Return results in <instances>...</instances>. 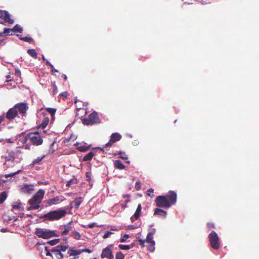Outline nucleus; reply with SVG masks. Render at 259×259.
Segmentation results:
<instances>
[{
    "mask_svg": "<svg viewBox=\"0 0 259 259\" xmlns=\"http://www.w3.org/2000/svg\"><path fill=\"white\" fill-rule=\"evenodd\" d=\"M177 198L176 193L173 191H170L167 195L157 197L155 202L158 207L167 208L176 202Z\"/></svg>",
    "mask_w": 259,
    "mask_h": 259,
    "instance_id": "1",
    "label": "nucleus"
},
{
    "mask_svg": "<svg viewBox=\"0 0 259 259\" xmlns=\"http://www.w3.org/2000/svg\"><path fill=\"white\" fill-rule=\"evenodd\" d=\"M45 194V191L39 189L33 197L29 200L30 206L27 208L28 210L37 209L39 207V204L43 199Z\"/></svg>",
    "mask_w": 259,
    "mask_h": 259,
    "instance_id": "2",
    "label": "nucleus"
},
{
    "mask_svg": "<svg viewBox=\"0 0 259 259\" xmlns=\"http://www.w3.org/2000/svg\"><path fill=\"white\" fill-rule=\"evenodd\" d=\"M66 213L67 211L66 210L63 208H59L45 214L44 218L45 220L50 221L59 220L65 216Z\"/></svg>",
    "mask_w": 259,
    "mask_h": 259,
    "instance_id": "3",
    "label": "nucleus"
},
{
    "mask_svg": "<svg viewBox=\"0 0 259 259\" xmlns=\"http://www.w3.org/2000/svg\"><path fill=\"white\" fill-rule=\"evenodd\" d=\"M99 122H100L99 117L96 112L90 114L88 118L82 119V123L84 125H92Z\"/></svg>",
    "mask_w": 259,
    "mask_h": 259,
    "instance_id": "4",
    "label": "nucleus"
},
{
    "mask_svg": "<svg viewBox=\"0 0 259 259\" xmlns=\"http://www.w3.org/2000/svg\"><path fill=\"white\" fill-rule=\"evenodd\" d=\"M35 234L39 237L44 239H48L55 235L54 231L46 230L44 229H37L35 232Z\"/></svg>",
    "mask_w": 259,
    "mask_h": 259,
    "instance_id": "5",
    "label": "nucleus"
},
{
    "mask_svg": "<svg viewBox=\"0 0 259 259\" xmlns=\"http://www.w3.org/2000/svg\"><path fill=\"white\" fill-rule=\"evenodd\" d=\"M211 246L215 249H218L220 247L219 238L217 233L214 231L211 232L209 236Z\"/></svg>",
    "mask_w": 259,
    "mask_h": 259,
    "instance_id": "6",
    "label": "nucleus"
},
{
    "mask_svg": "<svg viewBox=\"0 0 259 259\" xmlns=\"http://www.w3.org/2000/svg\"><path fill=\"white\" fill-rule=\"evenodd\" d=\"M28 138L31 143L34 145H40L43 142L42 138L37 133H30L28 134Z\"/></svg>",
    "mask_w": 259,
    "mask_h": 259,
    "instance_id": "7",
    "label": "nucleus"
},
{
    "mask_svg": "<svg viewBox=\"0 0 259 259\" xmlns=\"http://www.w3.org/2000/svg\"><path fill=\"white\" fill-rule=\"evenodd\" d=\"M113 248V245L111 244L105 248L103 249L101 255L102 258H107L108 259H113L114 256L112 250Z\"/></svg>",
    "mask_w": 259,
    "mask_h": 259,
    "instance_id": "8",
    "label": "nucleus"
},
{
    "mask_svg": "<svg viewBox=\"0 0 259 259\" xmlns=\"http://www.w3.org/2000/svg\"><path fill=\"white\" fill-rule=\"evenodd\" d=\"M15 153L13 151L9 152L8 155L6 156V161L5 165L6 167L13 166L14 165Z\"/></svg>",
    "mask_w": 259,
    "mask_h": 259,
    "instance_id": "9",
    "label": "nucleus"
},
{
    "mask_svg": "<svg viewBox=\"0 0 259 259\" xmlns=\"http://www.w3.org/2000/svg\"><path fill=\"white\" fill-rule=\"evenodd\" d=\"M121 139V136L118 133H113L111 136L110 141L106 144L105 147H111L113 143L119 141Z\"/></svg>",
    "mask_w": 259,
    "mask_h": 259,
    "instance_id": "10",
    "label": "nucleus"
},
{
    "mask_svg": "<svg viewBox=\"0 0 259 259\" xmlns=\"http://www.w3.org/2000/svg\"><path fill=\"white\" fill-rule=\"evenodd\" d=\"M0 18L5 20V22L13 24L14 20L10 18V14L5 11H0Z\"/></svg>",
    "mask_w": 259,
    "mask_h": 259,
    "instance_id": "11",
    "label": "nucleus"
},
{
    "mask_svg": "<svg viewBox=\"0 0 259 259\" xmlns=\"http://www.w3.org/2000/svg\"><path fill=\"white\" fill-rule=\"evenodd\" d=\"M34 185L31 184H24L21 188V191L24 193L30 194L34 190Z\"/></svg>",
    "mask_w": 259,
    "mask_h": 259,
    "instance_id": "12",
    "label": "nucleus"
},
{
    "mask_svg": "<svg viewBox=\"0 0 259 259\" xmlns=\"http://www.w3.org/2000/svg\"><path fill=\"white\" fill-rule=\"evenodd\" d=\"M18 115V111L15 107L10 108L7 112L6 117L9 120L13 119Z\"/></svg>",
    "mask_w": 259,
    "mask_h": 259,
    "instance_id": "13",
    "label": "nucleus"
},
{
    "mask_svg": "<svg viewBox=\"0 0 259 259\" xmlns=\"http://www.w3.org/2000/svg\"><path fill=\"white\" fill-rule=\"evenodd\" d=\"M14 107L16 110H17L18 112H19L20 113L22 114H24L27 109L26 105L23 103L16 104Z\"/></svg>",
    "mask_w": 259,
    "mask_h": 259,
    "instance_id": "14",
    "label": "nucleus"
},
{
    "mask_svg": "<svg viewBox=\"0 0 259 259\" xmlns=\"http://www.w3.org/2000/svg\"><path fill=\"white\" fill-rule=\"evenodd\" d=\"M141 210L142 206L141 204H139L138 205V207L134 214L131 218V220L132 222H134L135 220H137L139 218L141 213Z\"/></svg>",
    "mask_w": 259,
    "mask_h": 259,
    "instance_id": "15",
    "label": "nucleus"
},
{
    "mask_svg": "<svg viewBox=\"0 0 259 259\" xmlns=\"http://www.w3.org/2000/svg\"><path fill=\"white\" fill-rule=\"evenodd\" d=\"M82 201V197H79L76 198L73 201L71 202V207H75V208L78 209Z\"/></svg>",
    "mask_w": 259,
    "mask_h": 259,
    "instance_id": "16",
    "label": "nucleus"
},
{
    "mask_svg": "<svg viewBox=\"0 0 259 259\" xmlns=\"http://www.w3.org/2000/svg\"><path fill=\"white\" fill-rule=\"evenodd\" d=\"M73 222H70L67 225L63 226L64 230L62 231L61 234L62 235H66L68 233L71 231L73 228Z\"/></svg>",
    "mask_w": 259,
    "mask_h": 259,
    "instance_id": "17",
    "label": "nucleus"
},
{
    "mask_svg": "<svg viewBox=\"0 0 259 259\" xmlns=\"http://www.w3.org/2000/svg\"><path fill=\"white\" fill-rule=\"evenodd\" d=\"M62 201L63 199H60L59 197H56L45 201V203L49 205H52L57 204Z\"/></svg>",
    "mask_w": 259,
    "mask_h": 259,
    "instance_id": "18",
    "label": "nucleus"
},
{
    "mask_svg": "<svg viewBox=\"0 0 259 259\" xmlns=\"http://www.w3.org/2000/svg\"><path fill=\"white\" fill-rule=\"evenodd\" d=\"M155 231L156 230L155 229H152L151 231L148 233L146 239L145 240L146 242H147V243H150L155 242L153 240V235L155 233Z\"/></svg>",
    "mask_w": 259,
    "mask_h": 259,
    "instance_id": "19",
    "label": "nucleus"
},
{
    "mask_svg": "<svg viewBox=\"0 0 259 259\" xmlns=\"http://www.w3.org/2000/svg\"><path fill=\"white\" fill-rule=\"evenodd\" d=\"M28 140H29V138H28V135L26 136H20L18 140V146L20 147L23 146V145L27 142Z\"/></svg>",
    "mask_w": 259,
    "mask_h": 259,
    "instance_id": "20",
    "label": "nucleus"
},
{
    "mask_svg": "<svg viewBox=\"0 0 259 259\" xmlns=\"http://www.w3.org/2000/svg\"><path fill=\"white\" fill-rule=\"evenodd\" d=\"M52 252H53L58 259L63 258L64 257L63 254L61 252L60 249L56 248V247L52 249Z\"/></svg>",
    "mask_w": 259,
    "mask_h": 259,
    "instance_id": "21",
    "label": "nucleus"
},
{
    "mask_svg": "<svg viewBox=\"0 0 259 259\" xmlns=\"http://www.w3.org/2000/svg\"><path fill=\"white\" fill-rule=\"evenodd\" d=\"M154 214L157 215L160 217H163L164 218H165L166 215V211L163 210L162 209L156 208L155 210Z\"/></svg>",
    "mask_w": 259,
    "mask_h": 259,
    "instance_id": "22",
    "label": "nucleus"
},
{
    "mask_svg": "<svg viewBox=\"0 0 259 259\" xmlns=\"http://www.w3.org/2000/svg\"><path fill=\"white\" fill-rule=\"evenodd\" d=\"M81 253V249H70L68 251L70 256H79V255Z\"/></svg>",
    "mask_w": 259,
    "mask_h": 259,
    "instance_id": "23",
    "label": "nucleus"
},
{
    "mask_svg": "<svg viewBox=\"0 0 259 259\" xmlns=\"http://www.w3.org/2000/svg\"><path fill=\"white\" fill-rule=\"evenodd\" d=\"M115 167L119 169H123L125 166L122 162L120 160H115L114 161Z\"/></svg>",
    "mask_w": 259,
    "mask_h": 259,
    "instance_id": "24",
    "label": "nucleus"
},
{
    "mask_svg": "<svg viewBox=\"0 0 259 259\" xmlns=\"http://www.w3.org/2000/svg\"><path fill=\"white\" fill-rule=\"evenodd\" d=\"M50 121V119L48 117H45L44 118L41 123L40 125V126L42 128H45L47 125L48 124Z\"/></svg>",
    "mask_w": 259,
    "mask_h": 259,
    "instance_id": "25",
    "label": "nucleus"
},
{
    "mask_svg": "<svg viewBox=\"0 0 259 259\" xmlns=\"http://www.w3.org/2000/svg\"><path fill=\"white\" fill-rule=\"evenodd\" d=\"M94 155V153L93 152H90L83 157V160L84 161H89L92 159Z\"/></svg>",
    "mask_w": 259,
    "mask_h": 259,
    "instance_id": "26",
    "label": "nucleus"
},
{
    "mask_svg": "<svg viewBox=\"0 0 259 259\" xmlns=\"http://www.w3.org/2000/svg\"><path fill=\"white\" fill-rule=\"evenodd\" d=\"M28 54L33 58L36 59L37 57V53L34 49H29L27 51Z\"/></svg>",
    "mask_w": 259,
    "mask_h": 259,
    "instance_id": "27",
    "label": "nucleus"
},
{
    "mask_svg": "<svg viewBox=\"0 0 259 259\" xmlns=\"http://www.w3.org/2000/svg\"><path fill=\"white\" fill-rule=\"evenodd\" d=\"M45 157V155H43L42 157H38L32 161V163L30 164V166H33L36 164L39 163Z\"/></svg>",
    "mask_w": 259,
    "mask_h": 259,
    "instance_id": "28",
    "label": "nucleus"
},
{
    "mask_svg": "<svg viewBox=\"0 0 259 259\" xmlns=\"http://www.w3.org/2000/svg\"><path fill=\"white\" fill-rule=\"evenodd\" d=\"M7 194L5 191L3 192L0 194V204H2L6 199Z\"/></svg>",
    "mask_w": 259,
    "mask_h": 259,
    "instance_id": "29",
    "label": "nucleus"
},
{
    "mask_svg": "<svg viewBox=\"0 0 259 259\" xmlns=\"http://www.w3.org/2000/svg\"><path fill=\"white\" fill-rule=\"evenodd\" d=\"M47 253H49V247L47 246H44V249L42 248V250L40 253V255L42 257H46V255L47 254Z\"/></svg>",
    "mask_w": 259,
    "mask_h": 259,
    "instance_id": "30",
    "label": "nucleus"
},
{
    "mask_svg": "<svg viewBox=\"0 0 259 259\" xmlns=\"http://www.w3.org/2000/svg\"><path fill=\"white\" fill-rule=\"evenodd\" d=\"M12 30L15 32L21 33L22 32V28L19 25H16L13 28Z\"/></svg>",
    "mask_w": 259,
    "mask_h": 259,
    "instance_id": "31",
    "label": "nucleus"
},
{
    "mask_svg": "<svg viewBox=\"0 0 259 259\" xmlns=\"http://www.w3.org/2000/svg\"><path fill=\"white\" fill-rule=\"evenodd\" d=\"M71 236L74 239L76 240H79L80 239L81 236L80 234L77 231H73L71 233Z\"/></svg>",
    "mask_w": 259,
    "mask_h": 259,
    "instance_id": "32",
    "label": "nucleus"
},
{
    "mask_svg": "<svg viewBox=\"0 0 259 259\" xmlns=\"http://www.w3.org/2000/svg\"><path fill=\"white\" fill-rule=\"evenodd\" d=\"M148 249L151 252L154 251L155 250V242L148 243Z\"/></svg>",
    "mask_w": 259,
    "mask_h": 259,
    "instance_id": "33",
    "label": "nucleus"
},
{
    "mask_svg": "<svg viewBox=\"0 0 259 259\" xmlns=\"http://www.w3.org/2000/svg\"><path fill=\"white\" fill-rule=\"evenodd\" d=\"M21 208V203L16 202L13 204V210H20Z\"/></svg>",
    "mask_w": 259,
    "mask_h": 259,
    "instance_id": "34",
    "label": "nucleus"
},
{
    "mask_svg": "<svg viewBox=\"0 0 259 259\" xmlns=\"http://www.w3.org/2000/svg\"><path fill=\"white\" fill-rule=\"evenodd\" d=\"M47 110L51 114L52 118H54L56 110L54 108H48Z\"/></svg>",
    "mask_w": 259,
    "mask_h": 259,
    "instance_id": "35",
    "label": "nucleus"
},
{
    "mask_svg": "<svg viewBox=\"0 0 259 259\" xmlns=\"http://www.w3.org/2000/svg\"><path fill=\"white\" fill-rule=\"evenodd\" d=\"M124 255L121 252H118L115 255V259H124Z\"/></svg>",
    "mask_w": 259,
    "mask_h": 259,
    "instance_id": "36",
    "label": "nucleus"
},
{
    "mask_svg": "<svg viewBox=\"0 0 259 259\" xmlns=\"http://www.w3.org/2000/svg\"><path fill=\"white\" fill-rule=\"evenodd\" d=\"M21 171V170H17L16 172H12V173H11L10 174H6L4 176L6 178H8L9 177H13V176H15L16 174H19Z\"/></svg>",
    "mask_w": 259,
    "mask_h": 259,
    "instance_id": "37",
    "label": "nucleus"
},
{
    "mask_svg": "<svg viewBox=\"0 0 259 259\" xmlns=\"http://www.w3.org/2000/svg\"><path fill=\"white\" fill-rule=\"evenodd\" d=\"M20 39L21 40H24L26 42H31L33 41V39L31 37H20Z\"/></svg>",
    "mask_w": 259,
    "mask_h": 259,
    "instance_id": "38",
    "label": "nucleus"
},
{
    "mask_svg": "<svg viewBox=\"0 0 259 259\" xmlns=\"http://www.w3.org/2000/svg\"><path fill=\"white\" fill-rule=\"evenodd\" d=\"M119 247L120 248V249L122 250H128L131 248L130 245L123 244H120L119 245Z\"/></svg>",
    "mask_w": 259,
    "mask_h": 259,
    "instance_id": "39",
    "label": "nucleus"
},
{
    "mask_svg": "<svg viewBox=\"0 0 259 259\" xmlns=\"http://www.w3.org/2000/svg\"><path fill=\"white\" fill-rule=\"evenodd\" d=\"M154 192V189L152 188H150L147 191V194L150 197H153L154 194H153Z\"/></svg>",
    "mask_w": 259,
    "mask_h": 259,
    "instance_id": "40",
    "label": "nucleus"
},
{
    "mask_svg": "<svg viewBox=\"0 0 259 259\" xmlns=\"http://www.w3.org/2000/svg\"><path fill=\"white\" fill-rule=\"evenodd\" d=\"M12 31V29L5 28L4 29V35H11L12 34L10 33Z\"/></svg>",
    "mask_w": 259,
    "mask_h": 259,
    "instance_id": "41",
    "label": "nucleus"
},
{
    "mask_svg": "<svg viewBox=\"0 0 259 259\" xmlns=\"http://www.w3.org/2000/svg\"><path fill=\"white\" fill-rule=\"evenodd\" d=\"M78 150L82 152L86 151L88 149V147L85 145L79 146L78 148Z\"/></svg>",
    "mask_w": 259,
    "mask_h": 259,
    "instance_id": "42",
    "label": "nucleus"
},
{
    "mask_svg": "<svg viewBox=\"0 0 259 259\" xmlns=\"http://www.w3.org/2000/svg\"><path fill=\"white\" fill-rule=\"evenodd\" d=\"M56 248L60 249L61 251H65L67 249V246L64 245H58Z\"/></svg>",
    "mask_w": 259,
    "mask_h": 259,
    "instance_id": "43",
    "label": "nucleus"
},
{
    "mask_svg": "<svg viewBox=\"0 0 259 259\" xmlns=\"http://www.w3.org/2000/svg\"><path fill=\"white\" fill-rule=\"evenodd\" d=\"M112 234H113L112 232H111V231H108L104 233V234L103 235V238L104 239L107 238L109 237Z\"/></svg>",
    "mask_w": 259,
    "mask_h": 259,
    "instance_id": "44",
    "label": "nucleus"
},
{
    "mask_svg": "<svg viewBox=\"0 0 259 259\" xmlns=\"http://www.w3.org/2000/svg\"><path fill=\"white\" fill-rule=\"evenodd\" d=\"M58 242H59L58 239H54V240H52L48 241V243L52 245H54L57 244L58 243Z\"/></svg>",
    "mask_w": 259,
    "mask_h": 259,
    "instance_id": "45",
    "label": "nucleus"
},
{
    "mask_svg": "<svg viewBox=\"0 0 259 259\" xmlns=\"http://www.w3.org/2000/svg\"><path fill=\"white\" fill-rule=\"evenodd\" d=\"M119 157L122 159H127V156L125 153L120 152L119 153Z\"/></svg>",
    "mask_w": 259,
    "mask_h": 259,
    "instance_id": "46",
    "label": "nucleus"
},
{
    "mask_svg": "<svg viewBox=\"0 0 259 259\" xmlns=\"http://www.w3.org/2000/svg\"><path fill=\"white\" fill-rule=\"evenodd\" d=\"M129 237V235L128 234H124V236L120 239L121 242H125L126 239Z\"/></svg>",
    "mask_w": 259,
    "mask_h": 259,
    "instance_id": "47",
    "label": "nucleus"
},
{
    "mask_svg": "<svg viewBox=\"0 0 259 259\" xmlns=\"http://www.w3.org/2000/svg\"><path fill=\"white\" fill-rule=\"evenodd\" d=\"M51 251L52 252V249H50L49 248V253H47V254L46 255V259H52V255L51 253Z\"/></svg>",
    "mask_w": 259,
    "mask_h": 259,
    "instance_id": "48",
    "label": "nucleus"
},
{
    "mask_svg": "<svg viewBox=\"0 0 259 259\" xmlns=\"http://www.w3.org/2000/svg\"><path fill=\"white\" fill-rule=\"evenodd\" d=\"M139 226V225H129V226H127V229L128 230H133V229H135L136 228H137Z\"/></svg>",
    "mask_w": 259,
    "mask_h": 259,
    "instance_id": "49",
    "label": "nucleus"
},
{
    "mask_svg": "<svg viewBox=\"0 0 259 259\" xmlns=\"http://www.w3.org/2000/svg\"><path fill=\"white\" fill-rule=\"evenodd\" d=\"M199 3H201L203 5L209 4L210 3L209 0H197Z\"/></svg>",
    "mask_w": 259,
    "mask_h": 259,
    "instance_id": "50",
    "label": "nucleus"
},
{
    "mask_svg": "<svg viewBox=\"0 0 259 259\" xmlns=\"http://www.w3.org/2000/svg\"><path fill=\"white\" fill-rule=\"evenodd\" d=\"M135 188L136 190H139L141 189V183L140 182L138 181L136 183Z\"/></svg>",
    "mask_w": 259,
    "mask_h": 259,
    "instance_id": "51",
    "label": "nucleus"
},
{
    "mask_svg": "<svg viewBox=\"0 0 259 259\" xmlns=\"http://www.w3.org/2000/svg\"><path fill=\"white\" fill-rule=\"evenodd\" d=\"M123 198H126L125 200V203L126 204L127 203H128L130 201V195H128V194H126V195H123Z\"/></svg>",
    "mask_w": 259,
    "mask_h": 259,
    "instance_id": "52",
    "label": "nucleus"
},
{
    "mask_svg": "<svg viewBox=\"0 0 259 259\" xmlns=\"http://www.w3.org/2000/svg\"><path fill=\"white\" fill-rule=\"evenodd\" d=\"M138 239L139 242H140V245H141L142 247H143L145 242H146L145 240H143L139 238H138Z\"/></svg>",
    "mask_w": 259,
    "mask_h": 259,
    "instance_id": "53",
    "label": "nucleus"
},
{
    "mask_svg": "<svg viewBox=\"0 0 259 259\" xmlns=\"http://www.w3.org/2000/svg\"><path fill=\"white\" fill-rule=\"evenodd\" d=\"M81 253L83 252H88V253L92 252V251L90 249H88V248L81 249Z\"/></svg>",
    "mask_w": 259,
    "mask_h": 259,
    "instance_id": "54",
    "label": "nucleus"
},
{
    "mask_svg": "<svg viewBox=\"0 0 259 259\" xmlns=\"http://www.w3.org/2000/svg\"><path fill=\"white\" fill-rule=\"evenodd\" d=\"M73 180L68 181L67 183L66 186L67 187L70 186L72 185V184L73 183Z\"/></svg>",
    "mask_w": 259,
    "mask_h": 259,
    "instance_id": "55",
    "label": "nucleus"
},
{
    "mask_svg": "<svg viewBox=\"0 0 259 259\" xmlns=\"http://www.w3.org/2000/svg\"><path fill=\"white\" fill-rule=\"evenodd\" d=\"M67 95H68V93L66 92L62 93L60 94V95H61L62 96L65 97H66L67 96Z\"/></svg>",
    "mask_w": 259,
    "mask_h": 259,
    "instance_id": "56",
    "label": "nucleus"
},
{
    "mask_svg": "<svg viewBox=\"0 0 259 259\" xmlns=\"http://www.w3.org/2000/svg\"><path fill=\"white\" fill-rule=\"evenodd\" d=\"M57 92V87L56 85H55V87H54V90H53V93L55 94Z\"/></svg>",
    "mask_w": 259,
    "mask_h": 259,
    "instance_id": "57",
    "label": "nucleus"
},
{
    "mask_svg": "<svg viewBox=\"0 0 259 259\" xmlns=\"http://www.w3.org/2000/svg\"><path fill=\"white\" fill-rule=\"evenodd\" d=\"M95 225L96 224L95 223H92V224H90L88 225L89 228H93L94 226H95Z\"/></svg>",
    "mask_w": 259,
    "mask_h": 259,
    "instance_id": "58",
    "label": "nucleus"
},
{
    "mask_svg": "<svg viewBox=\"0 0 259 259\" xmlns=\"http://www.w3.org/2000/svg\"><path fill=\"white\" fill-rule=\"evenodd\" d=\"M184 3H187L188 4H192L193 2H192V0H190V1H185V0H183Z\"/></svg>",
    "mask_w": 259,
    "mask_h": 259,
    "instance_id": "59",
    "label": "nucleus"
},
{
    "mask_svg": "<svg viewBox=\"0 0 259 259\" xmlns=\"http://www.w3.org/2000/svg\"><path fill=\"white\" fill-rule=\"evenodd\" d=\"M207 225H208V227L209 228H214V224H213L209 223H208Z\"/></svg>",
    "mask_w": 259,
    "mask_h": 259,
    "instance_id": "60",
    "label": "nucleus"
},
{
    "mask_svg": "<svg viewBox=\"0 0 259 259\" xmlns=\"http://www.w3.org/2000/svg\"><path fill=\"white\" fill-rule=\"evenodd\" d=\"M46 61L48 65H50L51 68H53V65L50 62H49L47 60H46Z\"/></svg>",
    "mask_w": 259,
    "mask_h": 259,
    "instance_id": "61",
    "label": "nucleus"
},
{
    "mask_svg": "<svg viewBox=\"0 0 259 259\" xmlns=\"http://www.w3.org/2000/svg\"><path fill=\"white\" fill-rule=\"evenodd\" d=\"M24 148H25V149H30V145H29L26 144V145H25L24 146Z\"/></svg>",
    "mask_w": 259,
    "mask_h": 259,
    "instance_id": "62",
    "label": "nucleus"
},
{
    "mask_svg": "<svg viewBox=\"0 0 259 259\" xmlns=\"http://www.w3.org/2000/svg\"><path fill=\"white\" fill-rule=\"evenodd\" d=\"M6 140L9 143H14V140L11 139H7Z\"/></svg>",
    "mask_w": 259,
    "mask_h": 259,
    "instance_id": "63",
    "label": "nucleus"
},
{
    "mask_svg": "<svg viewBox=\"0 0 259 259\" xmlns=\"http://www.w3.org/2000/svg\"><path fill=\"white\" fill-rule=\"evenodd\" d=\"M79 256H73V257H70L69 259H78Z\"/></svg>",
    "mask_w": 259,
    "mask_h": 259,
    "instance_id": "64",
    "label": "nucleus"
}]
</instances>
